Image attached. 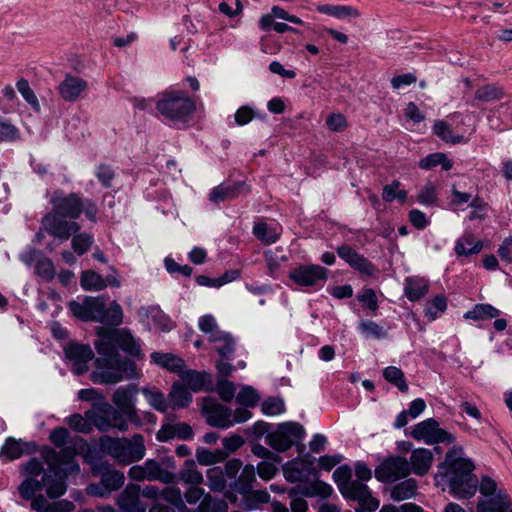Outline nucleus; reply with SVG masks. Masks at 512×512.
<instances>
[{
  "mask_svg": "<svg viewBox=\"0 0 512 512\" xmlns=\"http://www.w3.org/2000/svg\"><path fill=\"white\" fill-rule=\"evenodd\" d=\"M94 342L99 357L95 360L96 369L90 378L96 384L114 385L122 381L139 379L141 376L136 363L119 355L121 350L132 358L142 357L141 342L130 330L116 328L99 330Z\"/></svg>",
  "mask_w": 512,
  "mask_h": 512,
  "instance_id": "f257e3e1",
  "label": "nucleus"
},
{
  "mask_svg": "<svg viewBox=\"0 0 512 512\" xmlns=\"http://www.w3.org/2000/svg\"><path fill=\"white\" fill-rule=\"evenodd\" d=\"M206 476L210 490L224 492L225 498L243 511L256 510L270 502V494L266 490L253 489L256 482L255 467L252 464L243 466L238 458L228 460L224 469H208Z\"/></svg>",
  "mask_w": 512,
  "mask_h": 512,
  "instance_id": "f03ea898",
  "label": "nucleus"
},
{
  "mask_svg": "<svg viewBox=\"0 0 512 512\" xmlns=\"http://www.w3.org/2000/svg\"><path fill=\"white\" fill-rule=\"evenodd\" d=\"M463 455L461 446L452 447L435 475L437 485L442 486V490L448 489L452 496L460 500L473 497L478 490V478L473 474L475 466Z\"/></svg>",
  "mask_w": 512,
  "mask_h": 512,
  "instance_id": "7ed1b4c3",
  "label": "nucleus"
},
{
  "mask_svg": "<svg viewBox=\"0 0 512 512\" xmlns=\"http://www.w3.org/2000/svg\"><path fill=\"white\" fill-rule=\"evenodd\" d=\"M352 469L348 465H342L333 472V480L344 498L357 501L359 507L355 512H374L379 502L372 497V494L365 483L352 481Z\"/></svg>",
  "mask_w": 512,
  "mask_h": 512,
  "instance_id": "20e7f679",
  "label": "nucleus"
},
{
  "mask_svg": "<svg viewBox=\"0 0 512 512\" xmlns=\"http://www.w3.org/2000/svg\"><path fill=\"white\" fill-rule=\"evenodd\" d=\"M156 109L173 125L182 126L192 118L196 106L185 92L167 90L160 95Z\"/></svg>",
  "mask_w": 512,
  "mask_h": 512,
  "instance_id": "39448f33",
  "label": "nucleus"
},
{
  "mask_svg": "<svg viewBox=\"0 0 512 512\" xmlns=\"http://www.w3.org/2000/svg\"><path fill=\"white\" fill-rule=\"evenodd\" d=\"M99 446L103 452L122 464L137 462L143 459L146 452L144 438L141 434H135L131 439L102 436Z\"/></svg>",
  "mask_w": 512,
  "mask_h": 512,
  "instance_id": "423d86ee",
  "label": "nucleus"
},
{
  "mask_svg": "<svg viewBox=\"0 0 512 512\" xmlns=\"http://www.w3.org/2000/svg\"><path fill=\"white\" fill-rule=\"evenodd\" d=\"M174 461L171 458L147 459L141 465H134L128 471V477L134 481H159L164 484H170L175 480V474L169 469H174Z\"/></svg>",
  "mask_w": 512,
  "mask_h": 512,
  "instance_id": "0eeeda50",
  "label": "nucleus"
},
{
  "mask_svg": "<svg viewBox=\"0 0 512 512\" xmlns=\"http://www.w3.org/2000/svg\"><path fill=\"white\" fill-rule=\"evenodd\" d=\"M86 416L102 432H106L111 428L122 432L128 430L129 419L121 410L115 409L109 403H101L95 406L92 410L86 412Z\"/></svg>",
  "mask_w": 512,
  "mask_h": 512,
  "instance_id": "6e6552de",
  "label": "nucleus"
},
{
  "mask_svg": "<svg viewBox=\"0 0 512 512\" xmlns=\"http://www.w3.org/2000/svg\"><path fill=\"white\" fill-rule=\"evenodd\" d=\"M328 273L318 264H299L289 271V279L298 287L318 291L325 285Z\"/></svg>",
  "mask_w": 512,
  "mask_h": 512,
  "instance_id": "1a4fd4ad",
  "label": "nucleus"
},
{
  "mask_svg": "<svg viewBox=\"0 0 512 512\" xmlns=\"http://www.w3.org/2000/svg\"><path fill=\"white\" fill-rule=\"evenodd\" d=\"M306 433L302 425L297 422H285L277 430L266 436V443L273 449L284 452L292 445L298 444Z\"/></svg>",
  "mask_w": 512,
  "mask_h": 512,
  "instance_id": "9d476101",
  "label": "nucleus"
},
{
  "mask_svg": "<svg viewBox=\"0 0 512 512\" xmlns=\"http://www.w3.org/2000/svg\"><path fill=\"white\" fill-rule=\"evenodd\" d=\"M411 437L418 441H424L428 445L452 444L455 441V436L442 429L434 418H428L416 424L411 431Z\"/></svg>",
  "mask_w": 512,
  "mask_h": 512,
  "instance_id": "9b49d317",
  "label": "nucleus"
},
{
  "mask_svg": "<svg viewBox=\"0 0 512 512\" xmlns=\"http://www.w3.org/2000/svg\"><path fill=\"white\" fill-rule=\"evenodd\" d=\"M41 230L58 239L61 242L67 241L73 234L80 230V225L67 217L53 211L47 213L41 220Z\"/></svg>",
  "mask_w": 512,
  "mask_h": 512,
  "instance_id": "f8f14e48",
  "label": "nucleus"
},
{
  "mask_svg": "<svg viewBox=\"0 0 512 512\" xmlns=\"http://www.w3.org/2000/svg\"><path fill=\"white\" fill-rule=\"evenodd\" d=\"M410 474V465L405 457L389 456L375 469L376 478L385 483H393Z\"/></svg>",
  "mask_w": 512,
  "mask_h": 512,
  "instance_id": "ddd939ff",
  "label": "nucleus"
},
{
  "mask_svg": "<svg viewBox=\"0 0 512 512\" xmlns=\"http://www.w3.org/2000/svg\"><path fill=\"white\" fill-rule=\"evenodd\" d=\"M82 439H75L73 445L63 446L59 452L54 449L45 447L42 450V457L48 466H55L59 468L61 465H67V470L70 472L79 471V465L74 462V457L77 454V447H82L80 443Z\"/></svg>",
  "mask_w": 512,
  "mask_h": 512,
  "instance_id": "4468645a",
  "label": "nucleus"
},
{
  "mask_svg": "<svg viewBox=\"0 0 512 512\" xmlns=\"http://www.w3.org/2000/svg\"><path fill=\"white\" fill-rule=\"evenodd\" d=\"M137 393L138 390L135 384L121 386L113 393L112 402L126 415L130 422L139 425L140 419L135 406Z\"/></svg>",
  "mask_w": 512,
  "mask_h": 512,
  "instance_id": "2eb2a0df",
  "label": "nucleus"
},
{
  "mask_svg": "<svg viewBox=\"0 0 512 512\" xmlns=\"http://www.w3.org/2000/svg\"><path fill=\"white\" fill-rule=\"evenodd\" d=\"M202 413L210 426L227 429L233 426L231 422V409L219 403L216 399L206 397L202 403Z\"/></svg>",
  "mask_w": 512,
  "mask_h": 512,
  "instance_id": "dca6fc26",
  "label": "nucleus"
},
{
  "mask_svg": "<svg viewBox=\"0 0 512 512\" xmlns=\"http://www.w3.org/2000/svg\"><path fill=\"white\" fill-rule=\"evenodd\" d=\"M50 203L53 206V212L70 218L77 219L81 215L82 198L76 193L65 195L63 191L53 192Z\"/></svg>",
  "mask_w": 512,
  "mask_h": 512,
  "instance_id": "f3484780",
  "label": "nucleus"
},
{
  "mask_svg": "<svg viewBox=\"0 0 512 512\" xmlns=\"http://www.w3.org/2000/svg\"><path fill=\"white\" fill-rule=\"evenodd\" d=\"M65 356L73 364L72 370L77 375L88 371V363L93 359L94 353L87 344L69 342L64 348Z\"/></svg>",
  "mask_w": 512,
  "mask_h": 512,
  "instance_id": "a211bd4d",
  "label": "nucleus"
},
{
  "mask_svg": "<svg viewBox=\"0 0 512 512\" xmlns=\"http://www.w3.org/2000/svg\"><path fill=\"white\" fill-rule=\"evenodd\" d=\"M88 90V82L76 75L65 74L57 86V93L65 102L73 103L79 100Z\"/></svg>",
  "mask_w": 512,
  "mask_h": 512,
  "instance_id": "6ab92c4d",
  "label": "nucleus"
},
{
  "mask_svg": "<svg viewBox=\"0 0 512 512\" xmlns=\"http://www.w3.org/2000/svg\"><path fill=\"white\" fill-rule=\"evenodd\" d=\"M141 487L129 483L118 495L116 504L121 512H146L147 505L140 499Z\"/></svg>",
  "mask_w": 512,
  "mask_h": 512,
  "instance_id": "aec40b11",
  "label": "nucleus"
},
{
  "mask_svg": "<svg viewBox=\"0 0 512 512\" xmlns=\"http://www.w3.org/2000/svg\"><path fill=\"white\" fill-rule=\"evenodd\" d=\"M71 313L82 321L101 319L102 299L85 297L82 302L70 301L68 304Z\"/></svg>",
  "mask_w": 512,
  "mask_h": 512,
  "instance_id": "412c9836",
  "label": "nucleus"
},
{
  "mask_svg": "<svg viewBox=\"0 0 512 512\" xmlns=\"http://www.w3.org/2000/svg\"><path fill=\"white\" fill-rule=\"evenodd\" d=\"M338 256L350 267L366 276H372L375 272L374 265L363 255L359 254L349 245H341L337 248Z\"/></svg>",
  "mask_w": 512,
  "mask_h": 512,
  "instance_id": "4be33fe9",
  "label": "nucleus"
},
{
  "mask_svg": "<svg viewBox=\"0 0 512 512\" xmlns=\"http://www.w3.org/2000/svg\"><path fill=\"white\" fill-rule=\"evenodd\" d=\"M249 191L250 189L244 181L221 183L211 190L209 200L215 204H219L226 200L246 195Z\"/></svg>",
  "mask_w": 512,
  "mask_h": 512,
  "instance_id": "5701e85b",
  "label": "nucleus"
},
{
  "mask_svg": "<svg viewBox=\"0 0 512 512\" xmlns=\"http://www.w3.org/2000/svg\"><path fill=\"white\" fill-rule=\"evenodd\" d=\"M42 483L47 496L51 499H57L66 493L65 479L60 474L59 468L55 466H48L42 475Z\"/></svg>",
  "mask_w": 512,
  "mask_h": 512,
  "instance_id": "b1692460",
  "label": "nucleus"
},
{
  "mask_svg": "<svg viewBox=\"0 0 512 512\" xmlns=\"http://www.w3.org/2000/svg\"><path fill=\"white\" fill-rule=\"evenodd\" d=\"M193 437L191 426L184 422L166 423L161 426L156 434L158 441L167 442L174 438L189 440Z\"/></svg>",
  "mask_w": 512,
  "mask_h": 512,
  "instance_id": "393cba45",
  "label": "nucleus"
},
{
  "mask_svg": "<svg viewBox=\"0 0 512 512\" xmlns=\"http://www.w3.org/2000/svg\"><path fill=\"white\" fill-rule=\"evenodd\" d=\"M434 456L431 450L426 448H417L410 455V473L417 476H424L430 470Z\"/></svg>",
  "mask_w": 512,
  "mask_h": 512,
  "instance_id": "a878e982",
  "label": "nucleus"
},
{
  "mask_svg": "<svg viewBox=\"0 0 512 512\" xmlns=\"http://www.w3.org/2000/svg\"><path fill=\"white\" fill-rule=\"evenodd\" d=\"M483 249V242L480 239H476L474 234L470 231L463 233L459 237L454 246V252L458 257H468L481 252Z\"/></svg>",
  "mask_w": 512,
  "mask_h": 512,
  "instance_id": "bb28decb",
  "label": "nucleus"
},
{
  "mask_svg": "<svg viewBox=\"0 0 512 512\" xmlns=\"http://www.w3.org/2000/svg\"><path fill=\"white\" fill-rule=\"evenodd\" d=\"M310 472V464L306 461L296 458L283 465V474L290 483L301 482L305 480Z\"/></svg>",
  "mask_w": 512,
  "mask_h": 512,
  "instance_id": "cd10ccee",
  "label": "nucleus"
},
{
  "mask_svg": "<svg viewBox=\"0 0 512 512\" xmlns=\"http://www.w3.org/2000/svg\"><path fill=\"white\" fill-rule=\"evenodd\" d=\"M511 506L508 495L499 490L494 496L480 500L477 504L478 512H508Z\"/></svg>",
  "mask_w": 512,
  "mask_h": 512,
  "instance_id": "c85d7f7f",
  "label": "nucleus"
},
{
  "mask_svg": "<svg viewBox=\"0 0 512 512\" xmlns=\"http://www.w3.org/2000/svg\"><path fill=\"white\" fill-rule=\"evenodd\" d=\"M213 344L214 350L220 355L221 358L230 360L231 355L235 351V339L226 331L216 332L211 339L208 340Z\"/></svg>",
  "mask_w": 512,
  "mask_h": 512,
  "instance_id": "c756f323",
  "label": "nucleus"
},
{
  "mask_svg": "<svg viewBox=\"0 0 512 512\" xmlns=\"http://www.w3.org/2000/svg\"><path fill=\"white\" fill-rule=\"evenodd\" d=\"M150 357L153 363L169 370L170 372L177 373L178 375L186 366L182 358L172 353L153 352Z\"/></svg>",
  "mask_w": 512,
  "mask_h": 512,
  "instance_id": "7c9ffc66",
  "label": "nucleus"
},
{
  "mask_svg": "<svg viewBox=\"0 0 512 512\" xmlns=\"http://www.w3.org/2000/svg\"><path fill=\"white\" fill-rule=\"evenodd\" d=\"M316 10L321 14H325L339 20L346 18H358L360 16L358 9L350 5L321 4L316 7Z\"/></svg>",
  "mask_w": 512,
  "mask_h": 512,
  "instance_id": "2f4dec72",
  "label": "nucleus"
},
{
  "mask_svg": "<svg viewBox=\"0 0 512 512\" xmlns=\"http://www.w3.org/2000/svg\"><path fill=\"white\" fill-rule=\"evenodd\" d=\"M168 399L169 406L172 409H183L188 407L192 402V395L183 384L175 382L168 394Z\"/></svg>",
  "mask_w": 512,
  "mask_h": 512,
  "instance_id": "473e14b6",
  "label": "nucleus"
},
{
  "mask_svg": "<svg viewBox=\"0 0 512 512\" xmlns=\"http://www.w3.org/2000/svg\"><path fill=\"white\" fill-rule=\"evenodd\" d=\"M303 488L295 487L289 491V498L291 499L290 508L291 512H306L308 509L307 502L300 497ZM273 512H290L289 509L282 503L275 501L272 503Z\"/></svg>",
  "mask_w": 512,
  "mask_h": 512,
  "instance_id": "72a5a7b5",
  "label": "nucleus"
},
{
  "mask_svg": "<svg viewBox=\"0 0 512 512\" xmlns=\"http://www.w3.org/2000/svg\"><path fill=\"white\" fill-rule=\"evenodd\" d=\"M179 377L193 392L201 391L205 385L211 381L208 373L198 372L196 370H187L185 368L179 374Z\"/></svg>",
  "mask_w": 512,
  "mask_h": 512,
  "instance_id": "f704fd0d",
  "label": "nucleus"
},
{
  "mask_svg": "<svg viewBox=\"0 0 512 512\" xmlns=\"http://www.w3.org/2000/svg\"><path fill=\"white\" fill-rule=\"evenodd\" d=\"M428 282L419 277H410L405 281V296L410 301H417L428 293Z\"/></svg>",
  "mask_w": 512,
  "mask_h": 512,
  "instance_id": "c9c22d12",
  "label": "nucleus"
},
{
  "mask_svg": "<svg viewBox=\"0 0 512 512\" xmlns=\"http://www.w3.org/2000/svg\"><path fill=\"white\" fill-rule=\"evenodd\" d=\"M500 310L487 303H479L473 306L471 310L464 313L463 317L466 320H487L497 318L500 315Z\"/></svg>",
  "mask_w": 512,
  "mask_h": 512,
  "instance_id": "e433bc0d",
  "label": "nucleus"
},
{
  "mask_svg": "<svg viewBox=\"0 0 512 512\" xmlns=\"http://www.w3.org/2000/svg\"><path fill=\"white\" fill-rule=\"evenodd\" d=\"M417 487V481L413 478H409L394 485L391 489L390 496L395 501L411 499L416 495Z\"/></svg>",
  "mask_w": 512,
  "mask_h": 512,
  "instance_id": "4c0bfd02",
  "label": "nucleus"
},
{
  "mask_svg": "<svg viewBox=\"0 0 512 512\" xmlns=\"http://www.w3.org/2000/svg\"><path fill=\"white\" fill-rule=\"evenodd\" d=\"M101 319H97L96 321L109 324V325H119L123 320V311L116 301H112L108 308L104 301L102 300V309L100 311Z\"/></svg>",
  "mask_w": 512,
  "mask_h": 512,
  "instance_id": "58836bf2",
  "label": "nucleus"
},
{
  "mask_svg": "<svg viewBox=\"0 0 512 512\" xmlns=\"http://www.w3.org/2000/svg\"><path fill=\"white\" fill-rule=\"evenodd\" d=\"M141 393L144 395L149 405L156 411L164 413L170 407L169 399L167 400L165 395L157 388L144 387L141 389Z\"/></svg>",
  "mask_w": 512,
  "mask_h": 512,
  "instance_id": "ea45409f",
  "label": "nucleus"
},
{
  "mask_svg": "<svg viewBox=\"0 0 512 512\" xmlns=\"http://www.w3.org/2000/svg\"><path fill=\"white\" fill-rule=\"evenodd\" d=\"M98 474L100 475V480L109 490V493L121 488L125 482L124 473L118 470L106 468L103 471H99Z\"/></svg>",
  "mask_w": 512,
  "mask_h": 512,
  "instance_id": "a19ab883",
  "label": "nucleus"
},
{
  "mask_svg": "<svg viewBox=\"0 0 512 512\" xmlns=\"http://www.w3.org/2000/svg\"><path fill=\"white\" fill-rule=\"evenodd\" d=\"M254 235L265 244L275 243L281 233L277 226H269L266 223H257L253 227Z\"/></svg>",
  "mask_w": 512,
  "mask_h": 512,
  "instance_id": "79ce46f5",
  "label": "nucleus"
},
{
  "mask_svg": "<svg viewBox=\"0 0 512 512\" xmlns=\"http://www.w3.org/2000/svg\"><path fill=\"white\" fill-rule=\"evenodd\" d=\"M80 283L85 291H100L106 288L104 278L93 270L83 271Z\"/></svg>",
  "mask_w": 512,
  "mask_h": 512,
  "instance_id": "37998d69",
  "label": "nucleus"
},
{
  "mask_svg": "<svg viewBox=\"0 0 512 512\" xmlns=\"http://www.w3.org/2000/svg\"><path fill=\"white\" fill-rule=\"evenodd\" d=\"M438 165H441L442 169L445 171H449L452 168V162L443 153L429 154L419 162V167L425 170H429Z\"/></svg>",
  "mask_w": 512,
  "mask_h": 512,
  "instance_id": "c03bdc74",
  "label": "nucleus"
},
{
  "mask_svg": "<svg viewBox=\"0 0 512 512\" xmlns=\"http://www.w3.org/2000/svg\"><path fill=\"white\" fill-rule=\"evenodd\" d=\"M417 202L425 207H432L438 205V191L436 186L428 182L426 183L417 194Z\"/></svg>",
  "mask_w": 512,
  "mask_h": 512,
  "instance_id": "a18cd8bd",
  "label": "nucleus"
},
{
  "mask_svg": "<svg viewBox=\"0 0 512 512\" xmlns=\"http://www.w3.org/2000/svg\"><path fill=\"white\" fill-rule=\"evenodd\" d=\"M43 489L42 480L40 481L34 477H26L18 488L19 494L24 500H30L34 498L36 493L42 491Z\"/></svg>",
  "mask_w": 512,
  "mask_h": 512,
  "instance_id": "49530a36",
  "label": "nucleus"
},
{
  "mask_svg": "<svg viewBox=\"0 0 512 512\" xmlns=\"http://www.w3.org/2000/svg\"><path fill=\"white\" fill-rule=\"evenodd\" d=\"M384 378L395 385L401 392L408 391V384L402 370L395 366H388L383 370Z\"/></svg>",
  "mask_w": 512,
  "mask_h": 512,
  "instance_id": "de8ad7c7",
  "label": "nucleus"
},
{
  "mask_svg": "<svg viewBox=\"0 0 512 512\" xmlns=\"http://www.w3.org/2000/svg\"><path fill=\"white\" fill-rule=\"evenodd\" d=\"M401 183L397 180L393 181L391 184L384 186L382 192V199L385 202H392L394 200H398L401 203H404L407 199V191L399 189Z\"/></svg>",
  "mask_w": 512,
  "mask_h": 512,
  "instance_id": "09e8293b",
  "label": "nucleus"
},
{
  "mask_svg": "<svg viewBox=\"0 0 512 512\" xmlns=\"http://www.w3.org/2000/svg\"><path fill=\"white\" fill-rule=\"evenodd\" d=\"M332 493V486L320 480L313 482L308 488H303L302 491V495L307 497L320 496L322 498H329Z\"/></svg>",
  "mask_w": 512,
  "mask_h": 512,
  "instance_id": "8fccbe9b",
  "label": "nucleus"
},
{
  "mask_svg": "<svg viewBox=\"0 0 512 512\" xmlns=\"http://www.w3.org/2000/svg\"><path fill=\"white\" fill-rule=\"evenodd\" d=\"M20 138L18 128L0 115V141L14 142Z\"/></svg>",
  "mask_w": 512,
  "mask_h": 512,
  "instance_id": "3c124183",
  "label": "nucleus"
},
{
  "mask_svg": "<svg viewBox=\"0 0 512 512\" xmlns=\"http://www.w3.org/2000/svg\"><path fill=\"white\" fill-rule=\"evenodd\" d=\"M73 235L71 245L74 252L78 255L85 254L94 242L93 237L88 233H75Z\"/></svg>",
  "mask_w": 512,
  "mask_h": 512,
  "instance_id": "603ef678",
  "label": "nucleus"
},
{
  "mask_svg": "<svg viewBox=\"0 0 512 512\" xmlns=\"http://www.w3.org/2000/svg\"><path fill=\"white\" fill-rule=\"evenodd\" d=\"M23 453L24 446L22 442L15 439H8L1 449V454L9 461L20 458Z\"/></svg>",
  "mask_w": 512,
  "mask_h": 512,
  "instance_id": "864d4df0",
  "label": "nucleus"
},
{
  "mask_svg": "<svg viewBox=\"0 0 512 512\" xmlns=\"http://www.w3.org/2000/svg\"><path fill=\"white\" fill-rule=\"evenodd\" d=\"M503 95V90L494 85H485L475 92V98L485 102L499 100Z\"/></svg>",
  "mask_w": 512,
  "mask_h": 512,
  "instance_id": "5fc2aeb1",
  "label": "nucleus"
},
{
  "mask_svg": "<svg viewBox=\"0 0 512 512\" xmlns=\"http://www.w3.org/2000/svg\"><path fill=\"white\" fill-rule=\"evenodd\" d=\"M178 478L185 484L200 485L203 482V475L197 469L194 464L190 463L186 468L179 472Z\"/></svg>",
  "mask_w": 512,
  "mask_h": 512,
  "instance_id": "6e6d98bb",
  "label": "nucleus"
},
{
  "mask_svg": "<svg viewBox=\"0 0 512 512\" xmlns=\"http://www.w3.org/2000/svg\"><path fill=\"white\" fill-rule=\"evenodd\" d=\"M433 132L445 142L456 144L463 140V136H453L450 126L444 121L435 122Z\"/></svg>",
  "mask_w": 512,
  "mask_h": 512,
  "instance_id": "4d7b16f0",
  "label": "nucleus"
},
{
  "mask_svg": "<svg viewBox=\"0 0 512 512\" xmlns=\"http://www.w3.org/2000/svg\"><path fill=\"white\" fill-rule=\"evenodd\" d=\"M447 309V300L443 295L435 296L425 309V316L430 320H435L439 313Z\"/></svg>",
  "mask_w": 512,
  "mask_h": 512,
  "instance_id": "13d9d810",
  "label": "nucleus"
},
{
  "mask_svg": "<svg viewBox=\"0 0 512 512\" xmlns=\"http://www.w3.org/2000/svg\"><path fill=\"white\" fill-rule=\"evenodd\" d=\"M261 411L267 416L280 415L285 411L284 401L277 397L268 398L261 404Z\"/></svg>",
  "mask_w": 512,
  "mask_h": 512,
  "instance_id": "bf43d9fd",
  "label": "nucleus"
},
{
  "mask_svg": "<svg viewBox=\"0 0 512 512\" xmlns=\"http://www.w3.org/2000/svg\"><path fill=\"white\" fill-rule=\"evenodd\" d=\"M237 402L245 407H253L259 401L257 391L251 386H244L236 396Z\"/></svg>",
  "mask_w": 512,
  "mask_h": 512,
  "instance_id": "052dcab7",
  "label": "nucleus"
},
{
  "mask_svg": "<svg viewBox=\"0 0 512 512\" xmlns=\"http://www.w3.org/2000/svg\"><path fill=\"white\" fill-rule=\"evenodd\" d=\"M35 272L44 280L50 281L55 276L54 264L49 258L41 257L35 264Z\"/></svg>",
  "mask_w": 512,
  "mask_h": 512,
  "instance_id": "680f3d73",
  "label": "nucleus"
},
{
  "mask_svg": "<svg viewBox=\"0 0 512 512\" xmlns=\"http://www.w3.org/2000/svg\"><path fill=\"white\" fill-rule=\"evenodd\" d=\"M16 87L28 104H30L35 110L40 109L38 98L36 97L34 91L30 88L27 80L20 79L16 83Z\"/></svg>",
  "mask_w": 512,
  "mask_h": 512,
  "instance_id": "e2e57ef3",
  "label": "nucleus"
},
{
  "mask_svg": "<svg viewBox=\"0 0 512 512\" xmlns=\"http://www.w3.org/2000/svg\"><path fill=\"white\" fill-rule=\"evenodd\" d=\"M67 424L74 430L82 433H88L91 431V427L94 426L92 421L85 415L84 417L80 414H73L67 418Z\"/></svg>",
  "mask_w": 512,
  "mask_h": 512,
  "instance_id": "0e129e2a",
  "label": "nucleus"
},
{
  "mask_svg": "<svg viewBox=\"0 0 512 512\" xmlns=\"http://www.w3.org/2000/svg\"><path fill=\"white\" fill-rule=\"evenodd\" d=\"M198 327L201 332L208 336V340L211 339L216 332L221 331L216 319L210 314L203 315L199 318Z\"/></svg>",
  "mask_w": 512,
  "mask_h": 512,
  "instance_id": "69168bd1",
  "label": "nucleus"
},
{
  "mask_svg": "<svg viewBox=\"0 0 512 512\" xmlns=\"http://www.w3.org/2000/svg\"><path fill=\"white\" fill-rule=\"evenodd\" d=\"M149 318L154 326L163 331H169L172 327L170 318L159 309H151L149 311Z\"/></svg>",
  "mask_w": 512,
  "mask_h": 512,
  "instance_id": "338daca9",
  "label": "nucleus"
},
{
  "mask_svg": "<svg viewBox=\"0 0 512 512\" xmlns=\"http://www.w3.org/2000/svg\"><path fill=\"white\" fill-rule=\"evenodd\" d=\"M216 391L223 401L230 402L235 396L236 387L233 382L220 379L217 382Z\"/></svg>",
  "mask_w": 512,
  "mask_h": 512,
  "instance_id": "774afa93",
  "label": "nucleus"
}]
</instances>
